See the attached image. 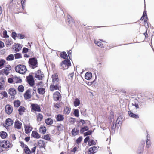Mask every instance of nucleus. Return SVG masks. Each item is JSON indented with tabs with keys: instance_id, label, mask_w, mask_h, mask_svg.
<instances>
[{
	"instance_id": "1",
	"label": "nucleus",
	"mask_w": 154,
	"mask_h": 154,
	"mask_svg": "<svg viewBox=\"0 0 154 154\" xmlns=\"http://www.w3.org/2000/svg\"><path fill=\"white\" fill-rule=\"evenodd\" d=\"M15 69L16 72L21 74H23L26 71V67L22 64L17 65L15 66Z\"/></svg>"
},
{
	"instance_id": "2",
	"label": "nucleus",
	"mask_w": 154,
	"mask_h": 154,
	"mask_svg": "<svg viewBox=\"0 0 154 154\" xmlns=\"http://www.w3.org/2000/svg\"><path fill=\"white\" fill-rule=\"evenodd\" d=\"M28 63L29 66L32 69H34L38 66L37 60L35 57H32L29 59Z\"/></svg>"
},
{
	"instance_id": "3",
	"label": "nucleus",
	"mask_w": 154,
	"mask_h": 154,
	"mask_svg": "<svg viewBox=\"0 0 154 154\" xmlns=\"http://www.w3.org/2000/svg\"><path fill=\"white\" fill-rule=\"evenodd\" d=\"M11 144L9 141L6 140H2L0 141V147L5 149H8L10 147Z\"/></svg>"
},
{
	"instance_id": "4",
	"label": "nucleus",
	"mask_w": 154,
	"mask_h": 154,
	"mask_svg": "<svg viewBox=\"0 0 154 154\" xmlns=\"http://www.w3.org/2000/svg\"><path fill=\"white\" fill-rule=\"evenodd\" d=\"M27 82L30 86H33L35 84V81L33 76L31 75H29V76L26 78Z\"/></svg>"
},
{
	"instance_id": "5",
	"label": "nucleus",
	"mask_w": 154,
	"mask_h": 154,
	"mask_svg": "<svg viewBox=\"0 0 154 154\" xmlns=\"http://www.w3.org/2000/svg\"><path fill=\"white\" fill-rule=\"evenodd\" d=\"M31 107L32 110L35 112H40L41 111L40 107L37 104L32 103L31 105Z\"/></svg>"
},
{
	"instance_id": "6",
	"label": "nucleus",
	"mask_w": 154,
	"mask_h": 154,
	"mask_svg": "<svg viewBox=\"0 0 154 154\" xmlns=\"http://www.w3.org/2000/svg\"><path fill=\"white\" fill-rule=\"evenodd\" d=\"M35 78L39 80H42L44 77V74L40 70H38L35 73Z\"/></svg>"
},
{
	"instance_id": "7",
	"label": "nucleus",
	"mask_w": 154,
	"mask_h": 154,
	"mask_svg": "<svg viewBox=\"0 0 154 154\" xmlns=\"http://www.w3.org/2000/svg\"><path fill=\"white\" fill-rule=\"evenodd\" d=\"M145 145V142L143 141L141 142V144L138 147L137 150V153L139 154H141L143 152L144 146Z\"/></svg>"
},
{
	"instance_id": "8",
	"label": "nucleus",
	"mask_w": 154,
	"mask_h": 154,
	"mask_svg": "<svg viewBox=\"0 0 154 154\" xmlns=\"http://www.w3.org/2000/svg\"><path fill=\"white\" fill-rule=\"evenodd\" d=\"M14 123L13 121L10 118L7 119L5 121V123L6 125L4 126L6 129L8 128V126L12 125Z\"/></svg>"
},
{
	"instance_id": "9",
	"label": "nucleus",
	"mask_w": 154,
	"mask_h": 154,
	"mask_svg": "<svg viewBox=\"0 0 154 154\" xmlns=\"http://www.w3.org/2000/svg\"><path fill=\"white\" fill-rule=\"evenodd\" d=\"M61 97V94L58 91H56L53 94V99L54 101L59 100Z\"/></svg>"
},
{
	"instance_id": "10",
	"label": "nucleus",
	"mask_w": 154,
	"mask_h": 154,
	"mask_svg": "<svg viewBox=\"0 0 154 154\" xmlns=\"http://www.w3.org/2000/svg\"><path fill=\"white\" fill-rule=\"evenodd\" d=\"M13 110V108L11 105H7L5 106V111L7 114H11Z\"/></svg>"
},
{
	"instance_id": "11",
	"label": "nucleus",
	"mask_w": 154,
	"mask_h": 154,
	"mask_svg": "<svg viewBox=\"0 0 154 154\" xmlns=\"http://www.w3.org/2000/svg\"><path fill=\"white\" fill-rule=\"evenodd\" d=\"M29 123L28 124L24 125L25 133L27 134L29 133L32 130V128L30 126Z\"/></svg>"
},
{
	"instance_id": "12",
	"label": "nucleus",
	"mask_w": 154,
	"mask_h": 154,
	"mask_svg": "<svg viewBox=\"0 0 154 154\" xmlns=\"http://www.w3.org/2000/svg\"><path fill=\"white\" fill-rule=\"evenodd\" d=\"M98 149L96 146H93L90 147L88 149V153L89 154H94L97 151Z\"/></svg>"
},
{
	"instance_id": "13",
	"label": "nucleus",
	"mask_w": 154,
	"mask_h": 154,
	"mask_svg": "<svg viewBox=\"0 0 154 154\" xmlns=\"http://www.w3.org/2000/svg\"><path fill=\"white\" fill-rule=\"evenodd\" d=\"M24 96L26 100L29 99L31 98L30 91L29 89L26 91L24 94Z\"/></svg>"
},
{
	"instance_id": "14",
	"label": "nucleus",
	"mask_w": 154,
	"mask_h": 154,
	"mask_svg": "<svg viewBox=\"0 0 154 154\" xmlns=\"http://www.w3.org/2000/svg\"><path fill=\"white\" fill-rule=\"evenodd\" d=\"M22 124L18 120L16 119L14 122V127L20 129L21 128Z\"/></svg>"
},
{
	"instance_id": "15",
	"label": "nucleus",
	"mask_w": 154,
	"mask_h": 154,
	"mask_svg": "<svg viewBox=\"0 0 154 154\" xmlns=\"http://www.w3.org/2000/svg\"><path fill=\"white\" fill-rule=\"evenodd\" d=\"M62 65H66L67 66L69 67L71 65V62L70 60L68 58L65 59L62 61Z\"/></svg>"
},
{
	"instance_id": "16",
	"label": "nucleus",
	"mask_w": 154,
	"mask_h": 154,
	"mask_svg": "<svg viewBox=\"0 0 154 154\" xmlns=\"http://www.w3.org/2000/svg\"><path fill=\"white\" fill-rule=\"evenodd\" d=\"M128 114L129 116L132 118L137 119L139 117V116L138 114L133 113L130 110L128 112Z\"/></svg>"
},
{
	"instance_id": "17",
	"label": "nucleus",
	"mask_w": 154,
	"mask_h": 154,
	"mask_svg": "<svg viewBox=\"0 0 154 154\" xmlns=\"http://www.w3.org/2000/svg\"><path fill=\"white\" fill-rule=\"evenodd\" d=\"M38 143L39 148H44L45 149V143L44 141L40 140L38 141Z\"/></svg>"
},
{
	"instance_id": "18",
	"label": "nucleus",
	"mask_w": 154,
	"mask_h": 154,
	"mask_svg": "<svg viewBox=\"0 0 154 154\" xmlns=\"http://www.w3.org/2000/svg\"><path fill=\"white\" fill-rule=\"evenodd\" d=\"M16 91L14 88H10L9 90V94L11 96H14L16 94Z\"/></svg>"
},
{
	"instance_id": "19",
	"label": "nucleus",
	"mask_w": 154,
	"mask_h": 154,
	"mask_svg": "<svg viewBox=\"0 0 154 154\" xmlns=\"http://www.w3.org/2000/svg\"><path fill=\"white\" fill-rule=\"evenodd\" d=\"M31 136L32 137L36 139H39L40 138V136L39 134L36 131H33Z\"/></svg>"
},
{
	"instance_id": "20",
	"label": "nucleus",
	"mask_w": 154,
	"mask_h": 154,
	"mask_svg": "<svg viewBox=\"0 0 154 154\" xmlns=\"http://www.w3.org/2000/svg\"><path fill=\"white\" fill-rule=\"evenodd\" d=\"M46 131V127L43 125H41L39 129V132L44 134L45 133Z\"/></svg>"
},
{
	"instance_id": "21",
	"label": "nucleus",
	"mask_w": 154,
	"mask_h": 154,
	"mask_svg": "<svg viewBox=\"0 0 154 154\" xmlns=\"http://www.w3.org/2000/svg\"><path fill=\"white\" fill-rule=\"evenodd\" d=\"M92 77V73L91 72H87L85 75V79L87 80H90Z\"/></svg>"
},
{
	"instance_id": "22",
	"label": "nucleus",
	"mask_w": 154,
	"mask_h": 154,
	"mask_svg": "<svg viewBox=\"0 0 154 154\" xmlns=\"http://www.w3.org/2000/svg\"><path fill=\"white\" fill-rule=\"evenodd\" d=\"M60 87L51 84L50 86V89L51 91H53L54 90H59Z\"/></svg>"
},
{
	"instance_id": "23",
	"label": "nucleus",
	"mask_w": 154,
	"mask_h": 154,
	"mask_svg": "<svg viewBox=\"0 0 154 154\" xmlns=\"http://www.w3.org/2000/svg\"><path fill=\"white\" fill-rule=\"evenodd\" d=\"M122 117L121 116H119L117 118L116 120V123L117 125H118L119 126L118 128L120 125L122 124Z\"/></svg>"
},
{
	"instance_id": "24",
	"label": "nucleus",
	"mask_w": 154,
	"mask_h": 154,
	"mask_svg": "<svg viewBox=\"0 0 154 154\" xmlns=\"http://www.w3.org/2000/svg\"><path fill=\"white\" fill-rule=\"evenodd\" d=\"M68 23L69 24H72L74 23V20L73 18L69 15H68Z\"/></svg>"
},
{
	"instance_id": "25",
	"label": "nucleus",
	"mask_w": 154,
	"mask_h": 154,
	"mask_svg": "<svg viewBox=\"0 0 154 154\" xmlns=\"http://www.w3.org/2000/svg\"><path fill=\"white\" fill-rule=\"evenodd\" d=\"M56 119L57 121H62L64 119V116L62 114H58L56 116Z\"/></svg>"
},
{
	"instance_id": "26",
	"label": "nucleus",
	"mask_w": 154,
	"mask_h": 154,
	"mask_svg": "<svg viewBox=\"0 0 154 154\" xmlns=\"http://www.w3.org/2000/svg\"><path fill=\"white\" fill-rule=\"evenodd\" d=\"M51 78L52 79V82L59 81L58 75L57 73H54L52 75Z\"/></svg>"
},
{
	"instance_id": "27",
	"label": "nucleus",
	"mask_w": 154,
	"mask_h": 154,
	"mask_svg": "<svg viewBox=\"0 0 154 154\" xmlns=\"http://www.w3.org/2000/svg\"><path fill=\"white\" fill-rule=\"evenodd\" d=\"M45 123L48 125H51L53 123V120L51 118H47L45 120Z\"/></svg>"
},
{
	"instance_id": "28",
	"label": "nucleus",
	"mask_w": 154,
	"mask_h": 154,
	"mask_svg": "<svg viewBox=\"0 0 154 154\" xmlns=\"http://www.w3.org/2000/svg\"><path fill=\"white\" fill-rule=\"evenodd\" d=\"M60 55L61 58L65 59V60L68 58L67 54L65 51L61 52Z\"/></svg>"
},
{
	"instance_id": "29",
	"label": "nucleus",
	"mask_w": 154,
	"mask_h": 154,
	"mask_svg": "<svg viewBox=\"0 0 154 154\" xmlns=\"http://www.w3.org/2000/svg\"><path fill=\"white\" fill-rule=\"evenodd\" d=\"M88 129L89 128L87 126L82 127L80 131V133L82 134L85 131H88Z\"/></svg>"
},
{
	"instance_id": "30",
	"label": "nucleus",
	"mask_w": 154,
	"mask_h": 154,
	"mask_svg": "<svg viewBox=\"0 0 154 154\" xmlns=\"http://www.w3.org/2000/svg\"><path fill=\"white\" fill-rule=\"evenodd\" d=\"M24 151L25 152L24 153L26 154H31V151L27 145H26L24 149Z\"/></svg>"
},
{
	"instance_id": "31",
	"label": "nucleus",
	"mask_w": 154,
	"mask_h": 154,
	"mask_svg": "<svg viewBox=\"0 0 154 154\" xmlns=\"http://www.w3.org/2000/svg\"><path fill=\"white\" fill-rule=\"evenodd\" d=\"M8 136L7 134L5 132L2 131L0 132V136L2 139H5Z\"/></svg>"
},
{
	"instance_id": "32",
	"label": "nucleus",
	"mask_w": 154,
	"mask_h": 154,
	"mask_svg": "<svg viewBox=\"0 0 154 154\" xmlns=\"http://www.w3.org/2000/svg\"><path fill=\"white\" fill-rule=\"evenodd\" d=\"M14 55L12 54H11L8 55L6 58V60L8 61H11L14 59Z\"/></svg>"
},
{
	"instance_id": "33",
	"label": "nucleus",
	"mask_w": 154,
	"mask_h": 154,
	"mask_svg": "<svg viewBox=\"0 0 154 154\" xmlns=\"http://www.w3.org/2000/svg\"><path fill=\"white\" fill-rule=\"evenodd\" d=\"M37 91L39 94L42 95L44 94L45 92V89L43 88H39L38 89Z\"/></svg>"
},
{
	"instance_id": "34",
	"label": "nucleus",
	"mask_w": 154,
	"mask_h": 154,
	"mask_svg": "<svg viewBox=\"0 0 154 154\" xmlns=\"http://www.w3.org/2000/svg\"><path fill=\"white\" fill-rule=\"evenodd\" d=\"M150 137H148V134H147V140L146 141V147L147 148H149L151 146V144L150 142Z\"/></svg>"
},
{
	"instance_id": "35",
	"label": "nucleus",
	"mask_w": 154,
	"mask_h": 154,
	"mask_svg": "<svg viewBox=\"0 0 154 154\" xmlns=\"http://www.w3.org/2000/svg\"><path fill=\"white\" fill-rule=\"evenodd\" d=\"M12 43V41L11 39H10L6 40L5 44L7 47H8Z\"/></svg>"
},
{
	"instance_id": "36",
	"label": "nucleus",
	"mask_w": 154,
	"mask_h": 154,
	"mask_svg": "<svg viewBox=\"0 0 154 154\" xmlns=\"http://www.w3.org/2000/svg\"><path fill=\"white\" fill-rule=\"evenodd\" d=\"M25 108L24 107L22 106H20L18 109L19 114V115H21L23 114L22 112H24L25 110Z\"/></svg>"
},
{
	"instance_id": "37",
	"label": "nucleus",
	"mask_w": 154,
	"mask_h": 154,
	"mask_svg": "<svg viewBox=\"0 0 154 154\" xmlns=\"http://www.w3.org/2000/svg\"><path fill=\"white\" fill-rule=\"evenodd\" d=\"M14 107H18L20 105V102L19 100H15L14 102Z\"/></svg>"
},
{
	"instance_id": "38",
	"label": "nucleus",
	"mask_w": 154,
	"mask_h": 154,
	"mask_svg": "<svg viewBox=\"0 0 154 154\" xmlns=\"http://www.w3.org/2000/svg\"><path fill=\"white\" fill-rule=\"evenodd\" d=\"M80 101L78 98H76L74 102V106L76 107L80 104Z\"/></svg>"
},
{
	"instance_id": "39",
	"label": "nucleus",
	"mask_w": 154,
	"mask_h": 154,
	"mask_svg": "<svg viewBox=\"0 0 154 154\" xmlns=\"http://www.w3.org/2000/svg\"><path fill=\"white\" fill-rule=\"evenodd\" d=\"M71 108L67 106L65 107L64 109V112L66 114H69L70 112Z\"/></svg>"
},
{
	"instance_id": "40",
	"label": "nucleus",
	"mask_w": 154,
	"mask_h": 154,
	"mask_svg": "<svg viewBox=\"0 0 154 154\" xmlns=\"http://www.w3.org/2000/svg\"><path fill=\"white\" fill-rule=\"evenodd\" d=\"M94 43L98 46L102 48H103V45L101 42L96 40H94Z\"/></svg>"
},
{
	"instance_id": "41",
	"label": "nucleus",
	"mask_w": 154,
	"mask_h": 154,
	"mask_svg": "<svg viewBox=\"0 0 154 154\" xmlns=\"http://www.w3.org/2000/svg\"><path fill=\"white\" fill-rule=\"evenodd\" d=\"M14 56L15 59H18L22 58L21 54L20 53H15L14 54Z\"/></svg>"
},
{
	"instance_id": "42",
	"label": "nucleus",
	"mask_w": 154,
	"mask_h": 154,
	"mask_svg": "<svg viewBox=\"0 0 154 154\" xmlns=\"http://www.w3.org/2000/svg\"><path fill=\"white\" fill-rule=\"evenodd\" d=\"M88 144L89 146H90L92 145H95L96 144V143L93 139H91L88 141Z\"/></svg>"
},
{
	"instance_id": "43",
	"label": "nucleus",
	"mask_w": 154,
	"mask_h": 154,
	"mask_svg": "<svg viewBox=\"0 0 154 154\" xmlns=\"http://www.w3.org/2000/svg\"><path fill=\"white\" fill-rule=\"evenodd\" d=\"M93 132V131L92 130H88V131L84 133V136L85 137L87 136L88 135H91Z\"/></svg>"
},
{
	"instance_id": "44",
	"label": "nucleus",
	"mask_w": 154,
	"mask_h": 154,
	"mask_svg": "<svg viewBox=\"0 0 154 154\" xmlns=\"http://www.w3.org/2000/svg\"><path fill=\"white\" fill-rule=\"evenodd\" d=\"M14 79L15 80V83H21L22 82V80L19 77L15 76L14 78Z\"/></svg>"
},
{
	"instance_id": "45",
	"label": "nucleus",
	"mask_w": 154,
	"mask_h": 154,
	"mask_svg": "<svg viewBox=\"0 0 154 154\" xmlns=\"http://www.w3.org/2000/svg\"><path fill=\"white\" fill-rule=\"evenodd\" d=\"M24 89V87L22 85H19L18 88V90L19 92H23Z\"/></svg>"
},
{
	"instance_id": "46",
	"label": "nucleus",
	"mask_w": 154,
	"mask_h": 154,
	"mask_svg": "<svg viewBox=\"0 0 154 154\" xmlns=\"http://www.w3.org/2000/svg\"><path fill=\"white\" fill-rule=\"evenodd\" d=\"M73 114L75 117H78L79 116V110L78 109H74Z\"/></svg>"
},
{
	"instance_id": "47",
	"label": "nucleus",
	"mask_w": 154,
	"mask_h": 154,
	"mask_svg": "<svg viewBox=\"0 0 154 154\" xmlns=\"http://www.w3.org/2000/svg\"><path fill=\"white\" fill-rule=\"evenodd\" d=\"M1 71L4 74H5L6 75H8L9 73V71L7 69L5 68L2 69Z\"/></svg>"
},
{
	"instance_id": "48",
	"label": "nucleus",
	"mask_w": 154,
	"mask_h": 154,
	"mask_svg": "<svg viewBox=\"0 0 154 154\" xmlns=\"http://www.w3.org/2000/svg\"><path fill=\"white\" fill-rule=\"evenodd\" d=\"M43 118V115L40 113H39L37 116V119L38 121H41Z\"/></svg>"
},
{
	"instance_id": "49",
	"label": "nucleus",
	"mask_w": 154,
	"mask_h": 154,
	"mask_svg": "<svg viewBox=\"0 0 154 154\" xmlns=\"http://www.w3.org/2000/svg\"><path fill=\"white\" fill-rule=\"evenodd\" d=\"M18 34L16 33L15 32H12L11 36L12 37V38L14 39V40L16 39V38L17 37V35Z\"/></svg>"
},
{
	"instance_id": "50",
	"label": "nucleus",
	"mask_w": 154,
	"mask_h": 154,
	"mask_svg": "<svg viewBox=\"0 0 154 154\" xmlns=\"http://www.w3.org/2000/svg\"><path fill=\"white\" fill-rule=\"evenodd\" d=\"M76 120V119L75 118L73 117H70L69 119V121L71 123L73 124L75 122Z\"/></svg>"
},
{
	"instance_id": "51",
	"label": "nucleus",
	"mask_w": 154,
	"mask_h": 154,
	"mask_svg": "<svg viewBox=\"0 0 154 154\" xmlns=\"http://www.w3.org/2000/svg\"><path fill=\"white\" fill-rule=\"evenodd\" d=\"M57 130L60 131H63V127L62 125H60L57 126Z\"/></svg>"
},
{
	"instance_id": "52",
	"label": "nucleus",
	"mask_w": 154,
	"mask_h": 154,
	"mask_svg": "<svg viewBox=\"0 0 154 154\" xmlns=\"http://www.w3.org/2000/svg\"><path fill=\"white\" fill-rule=\"evenodd\" d=\"M82 136L79 137L76 140V143L78 144H79L82 141Z\"/></svg>"
},
{
	"instance_id": "53",
	"label": "nucleus",
	"mask_w": 154,
	"mask_h": 154,
	"mask_svg": "<svg viewBox=\"0 0 154 154\" xmlns=\"http://www.w3.org/2000/svg\"><path fill=\"white\" fill-rule=\"evenodd\" d=\"M17 38L20 39H23L25 38V35H24L18 33L17 35Z\"/></svg>"
},
{
	"instance_id": "54",
	"label": "nucleus",
	"mask_w": 154,
	"mask_h": 154,
	"mask_svg": "<svg viewBox=\"0 0 154 154\" xmlns=\"http://www.w3.org/2000/svg\"><path fill=\"white\" fill-rule=\"evenodd\" d=\"M5 62V60L3 59L0 60V67H1L4 65Z\"/></svg>"
},
{
	"instance_id": "55",
	"label": "nucleus",
	"mask_w": 154,
	"mask_h": 154,
	"mask_svg": "<svg viewBox=\"0 0 154 154\" xmlns=\"http://www.w3.org/2000/svg\"><path fill=\"white\" fill-rule=\"evenodd\" d=\"M147 16V14L146 13L145 11L144 10L143 15L142 17H141L140 20H143L144 19L145 17Z\"/></svg>"
},
{
	"instance_id": "56",
	"label": "nucleus",
	"mask_w": 154,
	"mask_h": 154,
	"mask_svg": "<svg viewBox=\"0 0 154 154\" xmlns=\"http://www.w3.org/2000/svg\"><path fill=\"white\" fill-rule=\"evenodd\" d=\"M43 138L47 140H48L50 139L49 135L48 134L44 135L43 137Z\"/></svg>"
},
{
	"instance_id": "57",
	"label": "nucleus",
	"mask_w": 154,
	"mask_h": 154,
	"mask_svg": "<svg viewBox=\"0 0 154 154\" xmlns=\"http://www.w3.org/2000/svg\"><path fill=\"white\" fill-rule=\"evenodd\" d=\"M7 32L6 30H5L3 31V35L4 38H8L9 36L7 35Z\"/></svg>"
},
{
	"instance_id": "58",
	"label": "nucleus",
	"mask_w": 154,
	"mask_h": 154,
	"mask_svg": "<svg viewBox=\"0 0 154 154\" xmlns=\"http://www.w3.org/2000/svg\"><path fill=\"white\" fill-rule=\"evenodd\" d=\"M114 125L115 124L113 122L112 125L111 129H112L113 130H114L115 131L116 127H118V126H119L117 125V124H115V126Z\"/></svg>"
},
{
	"instance_id": "59",
	"label": "nucleus",
	"mask_w": 154,
	"mask_h": 154,
	"mask_svg": "<svg viewBox=\"0 0 154 154\" xmlns=\"http://www.w3.org/2000/svg\"><path fill=\"white\" fill-rule=\"evenodd\" d=\"M52 84L56 86H58L59 87H61L59 81H56L55 82H52Z\"/></svg>"
},
{
	"instance_id": "60",
	"label": "nucleus",
	"mask_w": 154,
	"mask_h": 154,
	"mask_svg": "<svg viewBox=\"0 0 154 154\" xmlns=\"http://www.w3.org/2000/svg\"><path fill=\"white\" fill-rule=\"evenodd\" d=\"M86 109H85L81 110V114L84 116H86L87 115V113L86 112Z\"/></svg>"
},
{
	"instance_id": "61",
	"label": "nucleus",
	"mask_w": 154,
	"mask_h": 154,
	"mask_svg": "<svg viewBox=\"0 0 154 154\" xmlns=\"http://www.w3.org/2000/svg\"><path fill=\"white\" fill-rule=\"evenodd\" d=\"M62 62L60 63V65L62 67V68H61V69H63V70L67 69L69 66H67L66 65H62Z\"/></svg>"
},
{
	"instance_id": "62",
	"label": "nucleus",
	"mask_w": 154,
	"mask_h": 154,
	"mask_svg": "<svg viewBox=\"0 0 154 154\" xmlns=\"http://www.w3.org/2000/svg\"><path fill=\"white\" fill-rule=\"evenodd\" d=\"M29 51V49L26 47H24L23 48L22 51V53H27Z\"/></svg>"
},
{
	"instance_id": "63",
	"label": "nucleus",
	"mask_w": 154,
	"mask_h": 154,
	"mask_svg": "<svg viewBox=\"0 0 154 154\" xmlns=\"http://www.w3.org/2000/svg\"><path fill=\"white\" fill-rule=\"evenodd\" d=\"M1 94L5 97H8L7 93L5 91H2L1 93Z\"/></svg>"
},
{
	"instance_id": "64",
	"label": "nucleus",
	"mask_w": 154,
	"mask_h": 154,
	"mask_svg": "<svg viewBox=\"0 0 154 154\" xmlns=\"http://www.w3.org/2000/svg\"><path fill=\"white\" fill-rule=\"evenodd\" d=\"M90 137L89 136H87L84 140V142L85 143H86L88 142L89 140Z\"/></svg>"
}]
</instances>
